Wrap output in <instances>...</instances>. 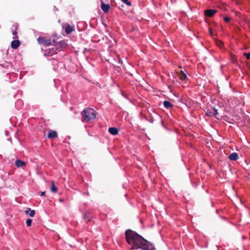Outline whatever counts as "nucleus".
<instances>
[{"label":"nucleus","mask_w":250,"mask_h":250,"mask_svg":"<svg viewBox=\"0 0 250 250\" xmlns=\"http://www.w3.org/2000/svg\"><path fill=\"white\" fill-rule=\"evenodd\" d=\"M126 242L131 246L130 250H154L152 244L136 232L130 229L126 230Z\"/></svg>","instance_id":"f257e3e1"},{"label":"nucleus","mask_w":250,"mask_h":250,"mask_svg":"<svg viewBox=\"0 0 250 250\" xmlns=\"http://www.w3.org/2000/svg\"><path fill=\"white\" fill-rule=\"evenodd\" d=\"M83 122H89L91 119L96 118V112L92 108H86L81 112Z\"/></svg>","instance_id":"f03ea898"},{"label":"nucleus","mask_w":250,"mask_h":250,"mask_svg":"<svg viewBox=\"0 0 250 250\" xmlns=\"http://www.w3.org/2000/svg\"><path fill=\"white\" fill-rule=\"evenodd\" d=\"M39 43L42 44L45 46L50 45L51 43V40L44 37H40L37 39Z\"/></svg>","instance_id":"7ed1b4c3"},{"label":"nucleus","mask_w":250,"mask_h":250,"mask_svg":"<svg viewBox=\"0 0 250 250\" xmlns=\"http://www.w3.org/2000/svg\"><path fill=\"white\" fill-rule=\"evenodd\" d=\"M54 46L57 48L58 51H60L62 49L65 48L67 46V44L65 41H61L58 42H55Z\"/></svg>","instance_id":"20e7f679"},{"label":"nucleus","mask_w":250,"mask_h":250,"mask_svg":"<svg viewBox=\"0 0 250 250\" xmlns=\"http://www.w3.org/2000/svg\"><path fill=\"white\" fill-rule=\"evenodd\" d=\"M57 48L52 47L51 48H48L46 49L45 51V55L47 56H52L54 54H56L57 53Z\"/></svg>","instance_id":"39448f33"},{"label":"nucleus","mask_w":250,"mask_h":250,"mask_svg":"<svg viewBox=\"0 0 250 250\" xmlns=\"http://www.w3.org/2000/svg\"><path fill=\"white\" fill-rule=\"evenodd\" d=\"M21 44V42L18 40L13 41L11 44V48L17 49Z\"/></svg>","instance_id":"423d86ee"},{"label":"nucleus","mask_w":250,"mask_h":250,"mask_svg":"<svg viewBox=\"0 0 250 250\" xmlns=\"http://www.w3.org/2000/svg\"><path fill=\"white\" fill-rule=\"evenodd\" d=\"M58 136L57 133L55 130H50L47 135V136L48 138L50 139H54L56 138Z\"/></svg>","instance_id":"0eeeda50"},{"label":"nucleus","mask_w":250,"mask_h":250,"mask_svg":"<svg viewBox=\"0 0 250 250\" xmlns=\"http://www.w3.org/2000/svg\"><path fill=\"white\" fill-rule=\"evenodd\" d=\"M216 10L208 9L205 11V14L206 16L212 17L216 12Z\"/></svg>","instance_id":"6e6552de"},{"label":"nucleus","mask_w":250,"mask_h":250,"mask_svg":"<svg viewBox=\"0 0 250 250\" xmlns=\"http://www.w3.org/2000/svg\"><path fill=\"white\" fill-rule=\"evenodd\" d=\"M109 3L101 4V9L105 13H107L109 11Z\"/></svg>","instance_id":"1a4fd4ad"},{"label":"nucleus","mask_w":250,"mask_h":250,"mask_svg":"<svg viewBox=\"0 0 250 250\" xmlns=\"http://www.w3.org/2000/svg\"><path fill=\"white\" fill-rule=\"evenodd\" d=\"M15 165L18 167H22L26 166V164L24 162L21 160H17L15 162Z\"/></svg>","instance_id":"9d476101"},{"label":"nucleus","mask_w":250,"mask_h":250,"mask_svg":"<svg viewBox=\"0 0 250 250\" xmlns=\"http://www.w3.org/2000/svg\"><path fill=\"white\" fill-rule=\"evenodd\" d=\"M108 131L111 134L113 135H117L119 132L118 129L117 128L114 127H109L108 128Z\"/></svg>","instance_id":"9b49d317"},{"label":"nucleus","mask_w":250,"mask_h":250,"mask_svg":"<svg viewBox=\"0 0 250 250\" xmlns=\"http://www.w3.org/2000/svg\"><path fill=\"white\" fill-rule=\"evenodd\" d=\"M24 212L25 214H29L31 217H34L35 214V211L34 210H31L30 208H27Z\"/></svg>","instance_id":"f8f14e48"},{"label":"nucleus","mask_w":250,"mask_h":250,"mask_svg":"<svg viewBox=\"0 0 250 250\" xmlns=\"http://www.w3.org/2000/svg\"><path fill=\"white\" fill-rule=\"evenodd\" d=\"M229 159L231 161H236L238 159V156L237 153L233 152L229 156Z\"/></svg>","instance_id":"ddd939ff"},{"label":"nucleus","mask_w":250,"mask_h":250,"mask_svg":"<svg viewBox=\"0 0 250 250\" xmlns=\"http://www.w3.org/2000/svg\"><path fill=\"white\" fill-rule=\"evenodd\" d=\"M91 216L88 212H85L83 216V218L86 222H88L90 221Z\"/></svg>","instance_id":"4468645a"},{"label":"nucleus","mask_w":250,"mask_h":250,"mask_svg":"<svg viewBox=\"0 0 250 250\" xmlns=\"http://www.w3.org/2000/svg\"><path fill=\"white\" fill-rule=\"evenodd\" d=\"M179 76L182 80H185L187 79V75L182 70L180 71Z\"/></svg>","instance_id":"2eb2a0df"},{"label":"nucleus","mask_w":250,"mask_h":250,"mask_svg":"<svg viewBox=\"0 0 250 250\" xmlns=\"http://www.w3.org/2000/svg\"><path fill=\"white\" fill-rule=\"evenodd\" d=\"M74 29L72 26L70 25H68L65 28V32L67 34H69L71 33L74 30Z\"/></svg>","instance_id":"dca6fc26"},{"label":"nucleus","mask_w":250,"mask_h":250,"mask_svg":"<svg viewBox=\"0 0 250 250\" xmlns=\"http://www.w3.org/2000/svg\"><path fill=\"white\" fill-rule=\"evenodd\" d=\"M18 29V26L17 25L15 26L14 29L12 30V34L14 36L13 39H16L18 38V33H17V30Z\"/></svg>","instance_id":"f3484780"},{"label":"nucleus","mask_w":250,"mask_h":250,"mask_svg":"<svg viewBox=\"0 0 250 250\" xmlns=\"http://www.w3.org/2000/svg\"><path fill=\"white\" fill-rule=\"evenodd\" d=\"M164 105L167 108H170L173 106V104L170 102L167 101H165L164 102Z\"/></svg>","instance_id":"a211bd4d"},{"label":"nucleus","mask_w":250,"mask_h":250,"mask_svg":"<svg viewBox=\"0 0 250 250\" xmlns=\"http://www.w3.org/2000/svg\"><path fill=\"white\" fill-rule=\"evenodd\" d=\"M51 191L52 192H56L57 191L58 188L55 187L54 181H51Z\"/></svg>","instance_id":"6ab92c4d"},{"label":"nucleus","mask_w":250,"mask_h":250,"mask_svg":"<svg viewBox=\"0 0 250 250\" xmlns=\"http://www.w3.org/2000/svg\"><path fill=\"white\" fill-rule=\"evenodd\" d=\"M32 220L31 219H27L26 221V225L27 227H30L31 225Z\"/></svg>","instance_id":"aec40b11"},{"label":"nucleus","mask_w":250,"mask_h":250,"mask_svg":"<svg viewBox=\"0 0 250 250\" xmlns=\"http://www.w3.org/2000/svg\"><path fill=\"white\" fill-rule=\"evenodd\" d=\"M212 112L213 116H216L218 114L217 110L215 108H213Z\"/></svg>","instance_id":"412c9836"},{"label":"nucleus","mask_w":250,"mask_h":250,"mask_svg":"<svg viewBox=\"0 0 250 250\" xmlns=\"http://www.w3.org/2000/svg\"><path fill=\"white\" fill-rule=\"evenodd\" d=\"M101 4L109 3V0H100Z\"/></svg>","instance_id":"4be33fe9"},{"label":"nucleus","mask_w":250,"mask_h":250,"mask_svg":"<svg viewBox=\"0 0 250 250\" xmlns=\"http://www.w3.org/2000/svg\"><path fill=\"white\" fill-rule=\"evenodd\" d=\"M224 20L225 22H228L230 21V19L228 17H225L224 18Z\"/></svg>","instance_id":"5701e85b"},{"label":"nucleus","mask_w":250,"mask_h":250,"mask_svg":"<svg viewBox=\"0 0 250 250\" xmlns=\"http://www.w3.org/2000/svg\"><path fill=\"white\" fill-rule=\"evenodd\" d=\"M244 55L246 56L247 59H249L250 58V52L249 53H245Z\"/></svg>","instance_id":"b1692460"},{"label":"nucleus","mask_w":250,"mask_h":250,"mask_svg":"<svg viewBox=\"0 0 250 250\" xmlns=\"http://www.w3.org/2000/svg\"><path fill=\"white\" fill-rule=\"evenodd\" d=\"M207 114L208 116H213L212 111H208V112L207 113Z\"/></svg>","instance_id":"393cba45"},{"label":"nucleus","mask_w":250,"mask_h":250,"mask_svg":"<svg viewBox=\"0 0 250 250\" xmlns=\"http://www.w3.org/2000/svg\"><path fill=\"white\" fill-rule=\"evenodd\" d=\"M217 45L220 47L221 48L223 45V43L221 42H219L218 43H217Z\"/></svg>","instance_id":"a878e982"},{"label":"nucleus","mask_w":250,"mask_h":250,"mask_svg":"<svg viewBox=\"0 0 250 250\" xmlns=\"http://www.w3.org/2000/svg\"><path fill=\"white\" fill-rule=\"evenodd\" d=\"M125 2L126 5H127L128 6H130L131 5V2L129 1L128 0H126Z\"/></svg>","instance_id":"bb28decb"},{"label":"nucleus","mask_w":250,"mask_h":250,"mask_svg":"<svg viewBox=\"0 0 250 250\" xmlns=\"http://www.w3.org/2000/svg\"><path fill=\"white\" fill-rule=\"evenodd\" d=\"M45 191H42V192H41V196H44L45 195Z\"/></svg>","instance_id":"cd10ccee"},{"label":"nucleus","mask_w":250,"mask_h":250,"mask_svg":"<svg viewBox=\"0 0 250 250\" xmlns=\"http://www.w3.org/2000/svg\"><path fill=\"white\" fill-rule=\"evenodd\" d=\"M124 3H125V0H122Z\"/></svg>","instance_id":"c85d7f7f"},{"label":"nucleus","mask_w":250,"mask_h":250,"mask_svg":"<svg viewBox=\"0 0 250 250\" xmlns=\"http://www.w3.org/2000/svg\"><path fill=\"white\" fill-rule=\"evenodd\" d=\"M209 32H210V33L211 34L212 33H211V31L210 29H209Z\"/></svg>","instance_id":"c756f323"}]
</instances>
